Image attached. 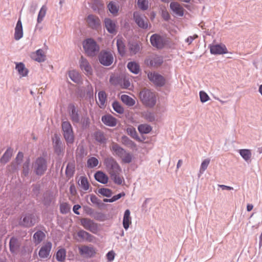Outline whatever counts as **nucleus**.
Listing matches in <instances>:
<instances>
[{
  "label": "nucleus",
  "instance_id": "obj_1",
  "mask_svg": "<svg viewBox=\"0 0 262 262\" xmlns=\"http://www.w3.org/2000/svg\"><path fill=\"white\" fill-rule=\"evenodd\" d=\"M110 149L114 156L120 158L125 163H129L132 161V155L126 151L117 143L112 142Z\"/></svg>",
  "mask_w": 262,
  "mask_h": 262
},
{
  "label": "nucleus",
  "instance_id": "obj_2",
  "mask_svg": "<svg viewBox=\"0 0 262 262\" xmlns=\"http://www.w3.org/2000/svg\"><path fill=\"white\" fill-rule=\"evenodd\" d=\"M139 96L142 103L147 107H153L156 104V95L149 90L145 89L141 91Z\"/></svg>",
  "mask_w": 262,
  "mask_h": 262
},
{
  "label": "nucleus",
  "instance_id": "obj_3",
  "mask_svg": "<svg viewBox=\"0 0 262 262\" xmlns=\"http://www.w3.org/2000/svg\"><path fill=\"white\" fill-rule=\"evenodd\" d=\"M83 48L85 53L91 57L95 56L99 51V47L92 38H88L83 42Z\"/></svg>",
  "mask_w": 262,
  "mask_h": 262
},
{
  "label": "nucleus",
  "instance_id": "obj_4",
  "mask_svg": "<svg viewBox=\"0 0 262 262\" xmlns=\"http://www.w3.org/2000/svg\"><path fill=\"white\" fill-rule=\"evenodd\" d=\"M63 136L68 146L73 144L74 142V135L72 125L68 121L62 123Z\"/></svg>",
  "mask_w": 262,
  "mask_h": 262
},
{
  "label": "nucleus",
  "instance_id": "obj_5",
  "mask_svg": "<svg viewBox=\"0 0 262 262\" xmlns=\"http://www.w3.org/2000/svg\"><path fill=\"white\" fill-rule=\"evenodd\" d=\"M104 165L110 175L118 172H122L121 168L112 157L105 158L104 160Z\"/></svg>",
  "mask_w": 262,
  "mask_h": 262
},
{
  "label": "nucleus",
  "instance_id": "obj_6",
  "mask_svg": "<svg viewBox=\"0 0 262 262\" xmlns=\"http://www.w3.org/2000/svg\"><path fill=\"white\" fill-rule=\"evenodd\" d=\"M34 171L37 175H42L47 169V163L45 159L38 158L33 165Z\"/></svg>",
  "mask_w": 262,
  "mask_h": 262
},
{
  "label": "nucleus",
  "instance_id": "obj_7",
  "mask_svg": "<svg viewBox=\"0 0 262 262\" xmlns=\"http://www.w3.org/2000/svg\"><path fill=\"white\" fill-rule=\"evenodd\" d=\"M134 19L138 26L141 28L146 29L148 27V20L146 17L139 12H135L133 14Z\"/></svg>",
  "mask_w": 262,
  "mask_h": 262
},
{
  "label": "nucleus",
  "instance_id": "obj_8",
  "mask_svg": "<svg viewBox=\"0 0 262 262\" xmlns=\"http://www.w3.org/2000/svg\"><path fill=\"white\" fill-rule=\"evenodd\" d=\"M98 58L99 62L105 66H110L114 61L112 53L105 51H102L100 53Z\"/></svg>",
  "mask_w": 262,
  "mask_h": 262
},
{
  "label": "nucleus",
  "instance_id": "obj_9",
  "mask_svg": "<svg viewBox=\"0 0 262 262\" xmlns=\"http://www.w3.org/2000/svg\"><path fill=\"white\" fill-rule=\"evenodd\" d=\"M79 67L82 71L88 76L92 75L93 71L92 67L88 60L83 56H81L79 61Z\"/></svg>",
  "mask_w": 262,
  "mask_h": 262
},
{
  "label": "nucleus",
  "instance_id": "obj_10",
  "mask_svg": "<svg viewBox=\"0 0 262 262\" xmlns=\"http://www.w3.org/2000/svg\"><path fill=\"white\" fill-rule=\"evenodd\" d=\"M150 40L154 47L159 49L162 48L165 43L164 38L157 34L152 35Z\"/></svg>",
  "mask_w": 262,
  "mask_h": 262
},
{
  "label": "nucleus",
  "instance_id": "obj_11",
  "mask_svg": "<svg viewBox=\"0 0 262 262\" xmlns=\"http://www.w3.org/2000/svg\"><path fill=\"white\" fill-rule=\"evenodd\" d=\"M104 27L107 32L112 34H116L117 32V25L115 20L109 18H105L104 19Z\"/></svg>",
  "mask_w": 262,
  "mask_h": 262
},
{
  "label": "nucleus",
  "instance_id": "obj_12",
  "mask_svg": "<svg viewBox=\"0 0 262 262\" xmlns=\"http://www.w3.org/2000/svg\"><path fill=\"white\" fill-rule=\"evenodd\" d=\"M147 76L149 80L157 85L162 86L165 83L164 77L158 73H149Z\"/></svg>",
  "mask_w": 262,
  "mask_h": 262
},
{
  "label": "nucleus",
  "instance_id": "obj_13",
  "mask_svg": "<svg viewBox=\"0 0 262 262\" xmlns=\"http://www.w3.org/2000/svg\"><path fill=\"white\" fill-rule=\"evenodd\" d=\"M37 221V217L32 214H26L20 221V224L25 227H31L33 226Z\"/></svg>",
  "mask_w": 262,
  "mask_h": 262
},
{
  "label": "nucleus",
  "instance_id": "obj_14",
  "mask_svg": "<svg viewBox=\"0 0 262 262\" xmlns=\"http://www.w3.org/2000/svg\"><path fill=\"white\" fill-rule=\"evenodd\" d=\"M86 22L89 26L94 29H97L101 26V21L99 17L92 14L88 16Z\"/></svg>",
  "mask_w": 262,
  "mask_h": 262
},
{
  "label": "nucleus",
  "instance_id": "obj_15",
  "mask_svg": "<svg viewBox=\"0 0 262 262\" xmlns=\"http://www.w3.org/2000/svg\"><path fill=\"white\" fill-rule=\"evenodd\" d=\"M52 244L51 242L46 243L42 246L38 253L41 258H47L49 257L52 248Z\"/></svg>",
  "mask_w": 262,
  "mask_h": 262
},
{
  "label": "nucleus",
  "instance_id": "obj_16",
  "mask_svg": "<svg viewBox=\"0 0 262 262\" xmlns=\"http://www.w3.org/2000/svg\"><path fill=\"white\" fill-rule=\"evenodd\" d=\"M209 48L212 54H223L227 53V50L225 45H211L209 46Z\"/></svg>",
  "mask_w": 262,
  "mask_h": 262
},
{
  "label": "nucleus",
  "instance_id": "obj_17",
  "mask_svg": "<svg viewBox=\"0 0 262 262\" xmlns=\"http://www.w3.org/2000/svg\"><path fill=\"white\" fill-rule=\"evenodd\" d=\"M81 223L82 226L86 230L95 233L97 231V227L92 220L89 219H82L81 220Z\"/></svg>",
  "mask_w": 262,
  "mask_h": 262
},
{
  "label": "nucleus",
  "instance_id": "obj_18",
  "mask_svg": "<svg viewBox=\"0 0 262 262\" xmlns=\"http://www.w3.org/2000/svg\"><path fill=\"white\" fill-rule=\"evenodd\" d=\"M79 253L85 257H90L95 254V250L93 247L83 246L79 247Z\"/></svg>",
  "mask_w": 262,
  "mask_h": 262
},
{
  "label": "nucleus",
  "instance_id": "obj_19",
  "mask_svg": "<svg viewBox=\"0 0 262 262\" xmlns=\"http://www.w3.org/2000/svg\"><path fill=\"white\" fill-rule=\"evenodd\" d=\"M170 8L176 15L179 16H183L184 9L178 3L171 2Z\"/></svg>",
  "mask_w": 262,
  "mask_h": 262
},
{
  "label": "nucleus",
  "instance_id": "obj_20",
  "mask_svg": "<svg viewBox=\"0 0 262 262\" xmlns=\"http://www.w3.org/2000/svg\"><path fill=\"white\" fill-rule=\"evenodd\" d=\"M102 122L107 126H115L117 124V119L111 115H106L102 117Z\"/></svg>",
  "mask_w": 262,
  "mask_h": 262
},
{
  "label": "nucleus",
  "instance_id": "obj_21",
  "mask_svg": "<svg viewBox=\"0 0 262 262\" xmlns=\"http://www.w3.org/2000/svg\"><path fill=\"white\" fill-rule=\"evenodd\" d=\"M123 226L124 228L127 230L130 225L132 224V217L130 216V212L129 209H126L123 215Z\"/></svg>",
  "mask_w": 262,
  "mask_h": 262
},
{
  "label": "nucleus",
  "instance_id": "obj_22",
  "mask_svg": "<svg viewBox=\"0 0 262 262\" xmlns=\"http://www.w3.org/2000/svg\"><path fill=\"white\" fill-rule=\"evenodd\" d=\"M15 69L18 73L20 77H26L28 74V70L23 62H16Z\"/></svg>",
  "mask_w": 262,
  "mask_h": 262
},
{
  "label": "nucleus",
  "instance_id": "obj_23",
  "mask_svg": "<svg viewBox=\"0 0 262 262\" xmlns=\"http://www.w3.org/2000/svg\"><path fill=\"white\" fill-rule=\"evenodd\" d=\"M23 36V30L22 23L20 19L17 21L14 33V38L15 40H18L22 38Z\"/></svg>",
  "mask_w": 262,
  "mask_h": 262
},
{
  "label": "nucleus",
  "instance_id": "obj_24",
  "mask_svg": "<svg viewBox=\"0 0 262 262\" xmlns=\"http://www.w3.org/2000/svg\"><path fill=\"white\" fill-rule=\"evenodd\" d=\"M32 58L35 61L39 62H43L46 59V55L43 51L41 49L37 50L35 52L32 53Z\"/></svg>",
  "mask_w": 262,
  "mask_h": 262
},
{
  "label": "nucleus",
  "instance_id": "obj_25",
  "mask_svg": "<svg viewBox=\"0 0 262 262\" xmlns=\"http://www.w3.org/2000/svg\"><path fill=\"white\" fill-rule=\"evenodd\" d=\"M95 179L98 182L102 184H106L108 182V178L107 176L101 171H97L94 175Z\"/></svg>",
  "mask_w": 262,
  "mask_h": 262
},
{
  "label": "nucleus",
  "instance_id": "obj_26",
  "mask_svg": "<svg viewBox=\"0 0 262 262\" xmlns=\"http://www.w3.org/2000/svg\"><path fill=\"white\" fill-rule=\"evenodd\" d=\"M163 58L158 56H154L146 60L148 64L153 67L160 66L163 63Z\"/></svg>",
  "mask_w": 262,
  "mask_h": 262
},
{
  "label": "nucleus",
  "instance_id": "obj_27",
  "mask_svg": "<svg viewBox=\"0 0 262 262\" xmlns=\"http://www.w3.org/2000/svg\"><path fill=\"white\" fill-rule=\"evenodd\" d=\"M121 142L123 145L130 148V149L133 150H137L136 144L132 140L129 139L127 136H123L121 137Z\"/></svg>",
  "mask_w": 262,
  "mask_h": 262
},
{
  "label": "nucleus",
  "instance_id": "obj_28",
  "mask_svg": "<svg viewBox=\"0 0 262 262\" xmlns=\"http://www.w3.org/2000/svg\"><path fill=\"white\" fill-rule=\"evenodd\" d=\"M20 245V242L17 238L15 237H12L11 238L9 246L11 252L13 253H17L18 251Z\"/></svg>",
  "mask_w": 262,
  "mask_h": 262
},
{
  "label": "nucleus",
  "instance_id": "obj_29",
  "mask_svg": "<svg viewBox=\"0 0 262 262\" xmlns=\"http://www.w3.org/2000/svg\"><path fill=\"white\" fill-rule=\"evenodd\" d=\"M77 235L82 240L86 241L89 242H92L94 241L95 237L93 235L89 233L84 231L80 230L77 233Z\"/></svg>",
  "mask_w": 262,
  "mask_h": 262
},
{
  "label": "nucleus",
  "instance_id": "obj_30",
  "mask_svg": "<svg viewBox=\"0 0 262 262\" xmlns=\"http://www.w3.org/2000/svg\"><path fill=\"white\" fill-rule=\"evenodd\" d=\"M238 152L243 159L247 162L251 161L252 156L251 150L249 149H242L238 150Z\"/></svg>",
  "mask_w": 262,
  "mask_h": 262
},
{
  "label": "nucleus",
  "instance_id": "obj_31",
  "mask_svg": "<svg viewBox=\"0 0 262 262\" xmlns=\"http://www.w3.org/2000/svg\"><path fill=\"white\" fill-rule=\"evenodd\" d=\"M121 172H118L110 175L114 182L117 185H122L124 183V179L123 177L120 174Z\"/></svg>",
  "mask_w": 262,
  "mask_h": 262
},
{
  "label": "nucleus",
  "instance_id": "obj_32",
  "mask_svg": "<svg viewBox=\"0 0 262 262\" xmlns=\"http://www.w3.org/2000/svg\"><path fill=\"white\" fill-rule=\"evenodd\" d=\"M69 114L73 122L76 123L79 122V117L74 105L69 106Z\"/></svg>",
  "mask_w": 262,
  "mask_h": 262
},
{
  "label": "nucleus",
  "instance_id": "obj_33",
  "mask_svg": "<svg viewBox=\"0 0 262 262\" xmlns=\"http://www.w3.org/2000/svg\"><path fill=\"white\" fill-rule=\"evenodd\" d=\"M47 11V7L43 5L40 9L37 18V24H40L43 20Z\"/></svg>",
  "mask_w": 262,
  "mask_h": 262
},
{
  "label": "nucleus",
  "instance_id": "obj_34",
  "mask_svg": "<svg viewBox=\"0 0 262 262\" xmlns=\"http://www.w3.org/2000/svg\"><path fill=\"white\" fill-rule=\"evenodd\" d=\"M69 76L70 79L75 83H79L81 81V75L78 72L72 70L69 72Z\"/></svg>",
  "mask_w": 262,
  "mask_h": 262
},
{
  "label": "nucleus",
  "instance_id": "obj_35",
  "mask_svg": "<svg viewBox=\"0 0 262 262\" xmlns=\"http://www.w3.org/2000/svg\"><path fill=\"white\" fill-rule=\"evenodd\" d=\"M12 156V150L11 148L7 149L0 159V162L4 164H6L10 160Z\"/></svg>",
  "mask_w": 262,
  "mask_h": 262
},
{
  "label": "nucleus",
  "instance_id": "obj_36",
  "mask_svg": "<svg viewBox=\"0 0 262 262\" xmlns=\"http://www.w3.org/2000/svg\"><path fill=\"white\" fill-rule=\"evenodd\" d=\"M127 68L131 72L135 74H138L140 70L139 65L135 62H129Z\"/></svg>",
  "mask_w": 262,
  "mask_h": 262
},
{
  "label": "nucleus",
  "instance_id": "obj_37",
  "mask_svg": "<svg viewBox=\"0 0 262 262\" xmlns=\"http://www.w3.org/2000/svg\"><path fill=\"white\" fill-rule=\"evenodd\" d=\"M139 132L142 134H147L150 133L152 130L150 125L147 124H142L138 126Z\"/></svg>",
  "mask_w": 262,
  "mask_h": 262
},
{
  "label": "nucleus",
  "instance_id": "obj_38",
  "mask_svg": "<svg viewBox=\"0 0 262 262\" xmlns=\"http://www.w3.org/2000/svg\"><path fill=\"white\" fill-rule=\"evenodd\" d=\"M121 99L126 105L131 106L135 104V100L127 95H122L121 96Z\"/></svg>",
  "mask_w": 262,
  "mask_h": 262
},
{
  "label": "nucleus",
  "instance_id": "obj_39",
  "mask_svg": "<svg viewBox=\"0 0 262 262\" xmlns=\"http://www.w3.org/2000/svg\"><path fill=\"white\" fill-rule=\"evenodd\" d=\"M99 164L98 160L94 157L88 158L86 162V166L89 168H93L96 167Z\"/></svg>",
  "mask_w": 262,
  "mask_h": 262
},
{
  "label": "nucleus",
  "instance_id": "obj_40",
  "mask_svg": "<svg viewBox=\"0 0 262 262\" xmlns=\"http://www.w3.org/2000/svg\"><path fill=\"white\" fill-rule=\"evenodd\" d=\"M53 143L55 152L58 155L60 154L63 151L61 141L59 138H56L55 141H53Z\"/></svg>",
  "mask_w": 262,
  "mask_h": 262
},
{
  "label": "nucleus",
  "instance_id": "obj_41",
  "mask_svg": "<svg viewBox=\"0 0 262 262\" xmlns=\"http://www.w3.org/2000/svg\"><path fill=\"white\" fill-rule=\"evenodd\" d=\"M45 237V233L41 231H37L33 235L34 241L36 244H39Z\"/></svg>",
  "mask_w": 262,
  "mask_h": 262
},
{
  "label": "nucleus",
  "instance_id": "obj_42",
  "mask_svg": "<svg viewBox=\"0 0 262 262\" xmlns=\"http://www.w3.org/2000/svg\"><path fill=\"white\" fill-rule=\"evenodd\" d=\"M126 132L127 134L133 138L137 140L138 141H141V139L138 136L136 129L134 127L132 126L127 127L126 129Z\"/></svg>",
  "mask_w": 262,
  "mask_h": 262
},
{
  "label": "nucleus",
  "instance_id": "obj_43",
  "mask_svg": "<svg viewBox=\"0 0 262 262\" xmlns=\"http://www.w3.org/2000/svg\"><path fill=\"white\" fill-rule=\"evenodd\" d=\"M66 256V251L64 249L61 248L58 250L56 254V258L58 261L64 260Z\"/></svg>",
  "mask_w": 262,
  "mask_h": 262
},
{
  "label": "nucleus",
  "instance_id": "obj_44",
  "mask_svg": "<svg viewBox=\"0 0 262 262\" xmlns=\"http://www.w3.org/2000/svg\"><path fill=\"white\" fill-rule=\"evenodd\" d=\"M98 101H97V103L100 105V107H102L104 105L106 98V95L104 92L101 91L98 93Z\"/></svg>",
  "mask_w": 262,
  "mask_h": 262
},
{
  "label": "nucleus",
  "instance_id": "obj_45",
  "mask_svg": "<svg viewBox=\"0 0 262 262\" xmlns=\"http://www.w3.org/2000/svg\"><path fill=\"white\" fill-rule=\"evenodd\" d=\"M79 185L84 190H88L89 188L88 179L84 177H81L80 178Z\"/></svg>",
  "mask_w": 262,
  "mask_h": 262
},
{
  "label": "nucleus",
  "instance_id": "obj_46",
  "mask_svg": "<svg viewBox=\"0 0 262 262\" xmlns=\"http://www.w3.org/2000/svg\"><path fill=\"white\" fill-rule=\"evenodd\" d=\"M141 117L149 122L154 121L155 119V115L150 112H144L141 113Z\"/></svg>",
  "mask_w": 262,
  "mask_h": 262
},
{
  "label": "nucleus",
  "instance_id": "obj_47",
  "mask_svg": "<svg viewBox=\"0 0 262 262\" xmlns=\"http://www.w3.org/2000/svg\"><path fill=\"white\" fill-rule=\"evenodd\" d=\"M95 138L98 142L101 143H105L107 140L103 133L101 132H96L95 134Z\"/></svg>",
  "mask_w": 262,
  "mask_h": 262
},
{
  "label": "nucleus",
  "instance_id": "obj_48",
  "mask_svg": "<svg viewBox=\"0 0 262 262\" xmlns=\"http://www.w3.org/2000/svg\"><path fill=\"white\" fill-rule=\"evenodd\" d=\"M107 8L110 12L114 14H116L119 10V7L117 6L113 2H111L107 5Z\"/></svg>",
  "mask_w": 262,
  "mask_h": 262
},
{
  "label": "nucleus",
  "instance_id": "obj_49",
  "mask_svg": "<svg viewBox=\"0 0 262 262\" xmlns=\"http://www.w3.org/2000/svg\"><path fill=\"white\" fill-rule=\"evenodd\" d=\"M137 5L138 7L143 11L147 10L149 7L148 0H138Z\"/></svg>",
  "mask_w": 262,
  "mask_h": 262
},
{
  "label": "nucleus",
  "instance_id": "obj_50",
  "mask_svg": "<svg viewBox=\"0 0 262 262\" xmlns=\"http://www.w3.org/2000/svg\"><path fill=\"white\" fill-rule=\"evenodd\" d=\"M210 160L208 158L205 159L202 161L199 170V173L200 174H203L204 172L206 170L210 163Z\"/></svg>",
  "mask_w": 262,
  "mask_h": 262
},
{
  "label": "nucleus",
  "instance_id": "obj_51",
  "mask_svg": "<svg viewBox=\"0 0 262 262\" xmlns=\"http://www.w3.org/2000/svg\"><path fill=\"white\" fill-rule=\"evenodd\" d=\"M117 46L119 53L120 55L123 56L125 54V46L122 39H117Z\"/></svg>",
  "mask_w": 262,
  "mask_h": 262
},
{
  "label": "nucleus",
  "instance_id": "obj_52",
  "mask_svg": "<svg viewBox=\"0 0 262 262\" xmlns=\"http://www.w3.org/2000/svg\"><path fill=\"white\" fill-rule=\"evenodd\" d=\"M129 49L131 54H135L140 50V46L137 43L129 44Z\"/></svg>",
  "mask_w": 262,
  "mask_h": 262
},
{
  "label": "nucleus",
  "instance_id": "obj_53",
  "mask_svg": "<svg viewBox=\"0 0 262 262\" xmlns=\"http://www.w3.org/2000/svg\"><path fill=\"white\" fill-rule=\"evenodd\" d=\"M75 170V165L74 163H68L67 166L66 173L68 176H73Z\"/></svg>",
  "mask_w": 262,
  "mask_h": 262
},
{
  "label": "nucleus",
  "instance_id": "obj_54",
  "mask_svg": "<svg viewBox=\"0 0 262 262\" xmlns=\"http://www.w3.org/2000/svg\"><path fill=\"white\" fill-rule=\"evenodd\" d=\"M113 107L114 111L119 114H123L124 112L123 107L118 102H114L113 103Z\"/></svg>",
  "mask_w": 262,
  "mask_h": 262
},
{
  "label": "nucleus",
  "instance_id": "obj_55",
  "mask_svg": "<svg viewBox=\"0 0 262 262\" xmlns=\"http://www.w3.org/2000/svg\"><path fill=\"white\" fill-rule=\"evenodd\" d=\"M38 7V4L36 2H32L29 7V11L32 14H34Z\"/></svg>",
  "mask_w": 262,
  "mask_h": 262
},
{
  "label": "nucleus",
  "instance_id": "obj_56",
  "mask_svg": "<svg viewBox=\"0 0 262 262\" xmlns=\"http://www.w3.org/2000/svg\"><path fill=\"white\" fill-rule=\"evenodd\" d=\"M200 101L202 103H205L209 100V97L204 91H201L199 93Z\"/></svg>",
  "mask_w": 262,
  "mask_h": 262
},
{
  "label": "nucleus",
  "instance_id": "obj_57",
  "mask_svg": "<svg viewBox=\"0 0 262 262\" xmlns=\"http://www.w3.org/2000/svg\"><path fill=\"white\" fill-rule=\"evenodd\" d=\"M99 192L106 197H110L112 194V190L108 188H101L99 190Z\"/></svg>",
  "mask_w": 262,
  "mask_h": 262
},
{
  "label": "nucleus",
  "instance_id": "obj_58",
  "mask_svg": "<svg viewBox=\"0 0 262 262\" xmlns=\"http://www.w3.org/2000/svg\"><path fill=\"white\" fill-rule=\"evenodd\" d=\"M60 211L62 213H67L70 210V207L67 203H63L60 206Z\"/></svg>",
  "mask_w": 262,
  "mask_h": 262
},
{
  "label": "nucleus",
  "instance_id": "obj_59",
  "mask_svg": "<svg viewBox=\"0 0 262 262\" xmlns=\"http://www.w3.org/2000/svg\"><path fill=\"white\" fill-rule=\"evenodd\" d=\"M29 164L30 161L29 160H27L23 165V172L25 175H27L29 173Z\"/></svg>",
  "mask_w": 262,
  "mask_h": 262
},
{
  "label": "nucleus",
  "instance_id": "obj_60",
  "mask_svg": "<svg viewBox=\"0 0 262 262\" xmlns=\"http://www.w3.org/2000/svg\"><path fill=\"white\" fill-rule=\"evenodd\" d=\"M125 194L124 192H122L120 193H119L116 195L113 196L111 199H109V202H113L121 198L122 196H125Z\"/></svg>",
  "mask_w": 262,
  "mask_h": 262
},
{
  "label": "nucleus",
  "instance_id": "obj_61",
  "mask_svg": "<svg viewBox=\"0 0 262 262\" xmlns=\"http://www.w3.org/2000/svg\"><path fill=\"white\" fill-rule=\"evenodd\" d=\"M115 256V253L113 250L109 251L106 254V258L108 261L114 260Z\"/></svg>",
  "mask_w": 262,
  "mask_h": 262
},
{
  "label": "nucleus",
  "instance_id": "obj_62",
  "mask_svg": "<svg viewBox=\"0 0 262 262\" xmlns=\"http://www.w3.org/2000/svg\"><path fill=\"white\" fill-rule=\"evenodd\" d=\"M198 36L195 34L193 36H190L186 39L185 42H187L188 45H190L192 43L193 40L198 38Z\"/></svg>",
  "mask_w": 262,
  "mask_h": 262
},
{
  "label": "nucleus",
  "instance_id": "obj_63",
  "mask_svg": "<svg viewBox=\"0 0 262 262\" xmlns=\"http://www.w3.org/2000/svg\"><path fill=\"white\" fill-rule=\"evenodd\" d=\"M24 157L23 154L21 152H19L15 158L16 162L18 164H19L23 160Z\"/></svg>",
  "mask_w": 262,
  "mask_h": 262
},
{
  "label": "nucleus",
  "instance_id": "obj_64",
  "mask_svg": "<svg viewBox=\"0 0 262 262\" xmlns=\"http://www.w3.org/2000/svg\"><path fill=\"white\" fill-rule=\"evenodd\" d=\"M90 200L91 202L95 204H99V201L97 198V196L95 195H91L90 197Z\"/></svg>",
  "mask_w": 262,
  "mask_h": 262
}]
</instances>
